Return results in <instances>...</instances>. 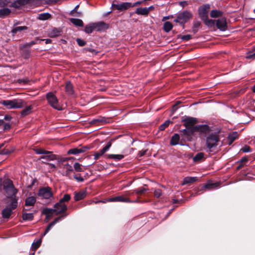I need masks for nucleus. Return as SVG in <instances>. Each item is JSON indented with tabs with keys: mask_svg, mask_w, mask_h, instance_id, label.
<instances>
[{
	"mask_svg": "<svg viewBox=\"0 0 255 255\" xmlns=\"http://www.w3.org/2000/svg\"><path fill=\"white\" fill-rule=\"evenodd\" d=\"M70 21L71 23L77 26H83V21L78 18H71L70 19Z\"/></svg>",
	"mask_w": 255,
	"mask_h": 255,
	"instance_id": "38",
	"label": "nucleus"
},
{
	"mask_svg": "<svg viewBox=\"0 0 255 255\" xmlns=\"http://www.w3.org/2000/svg\"><path fill=\"white\" fill-rule=\"evenodd\" d=\"M209 127L207 125H197L189 129H183L180 132L185 135H191L194 132H199L201 133L207 134L210 131Z\"/></svg>",
	"mask_w": 255,
	"mask_h": 255,
	"instance_id": "2",
	"label": "nucleus"
},
{
	"mask_svg": "<svg viewBox=\"0 0 255 255\" xmlns=\"http://www.w3.org/2000/svg\"><path fill=\"white\" fill-rule=\"evenodd\" d=\"M220 187V185L219 183H212L209 181L206 184H205L201 189V191H206V190H210L213 189H217Z\"/></svg>",
	"mask_w": 255,
	"mask_h": 255,
	"instance_id": "12",
	"label": "nucleus"
},
{
	"mask_svg": "<svg viewBox=\"0 0 255 255\" xmlns=\"http://www.w3.org/2000/svg\"><path fill=\"white\" fill-rule=\"evenodd\" d=\"M37 195L42 199H49L53 196L52 189L49 187H44L40 188L38 191Z\"/></svg>",
	"mask_w": 255,
	"mask_h": 255,
	"instance_id": "4",
	"label": "nucleus"
},
{
	"mask_svg": "<svg viewBox=\"0 0 255 255\" xmlns=\"http://www.w3.org/2000/svg\"><path fill=\"white\" fill-rule=\"evenodd\" d=\"M162 194V192H161V190L160 189H155L154 191V195L155 196V197L158 198L159 197H160V196Z\"/></svg>",
	"mask_w": 255,
	"mask_h": 255,
	"instance_id": "55",
	"label": "nucleus"
},
{
	"mask_svg": "<svg viewBox=\"0 0 255 255\" xmlns=\"http://www.w3.org/2000/svg\"><path fill=\"white\" fill-rule=\"evenodd\" d=\"M32 109L31 106L26 107L21 112V115L23 117L28 115L31 113Z\"/></svg>",
	"mask_w": 255,
	"mask_h": 255,
	"instance_id": "43",
	"label": "nucleus"
},
{
	"mask_svg": "<svg viewBox=\"0 0 255 255\" xmlns=\"http://www.w3.org/2000/svg\"><path fill=\"white\" fill-rule=\"evenodd\" d=\"M54 210H55V215H57L59 214L64 213L67 210V205L64 203L59 201L56 203L54 206Z\"/></svg>",
	"mask_w": 255,
	"mask_h": 255,
	"instance_id": "9",
	"label": "nucleus"
},
{
	"mask_svg": "<svg viewBox=\"0 0 255 255\" xmlns=\"http://www.w3.org/2000/svg\"><path fill=\"white\" fill-rule=\"evenodd\" d=\"M238 165L237 167V169L241 168L244 166H247L249 164V160L247 157H242L240 161L238 162Z\"/></svg>",
	"mask_w": 255,
	"mask_h": 255,
	"instance_id": "23",
	"label": "nucleus"
},
{
	"mask_svg": "<svg viewBox=\"0 0 255 255\" xmlns=\"http://www.w3.org/2000/svg\"><path fill=\"white\" fill-rule=\"evenodd\" d=\"M74 178L79 182H83L84 181L83 178L80 175H75L74 176Z\"/></svg>",
	"mask_w": 255,
	"mask_h": 255,
	"instance_id": "59",
	"label": "nucleus"
},
{
	"mask_svg": "<svg viewBox=\"0 0 255 255\" xmlns=\"http://www.w3.org/2000/svg\"><path fill=\"white\" fill-rule=\"evenodd\" d=\"M36 198L33 196H30L26 198L25 201V205L26 206H33L36 203Z\"/></svg>",
	"mask_w": 255,
	"mask_h": 255,
	"instance_id": "26",
	"label": "nucleus"
},
{
	"mask_svg": "<svg viewBox=\"0 0 255 255\" xmlns=\"http://www.w3.org/2000/svg\"><path fill=\"white\" fill-rule=\"evenodd\" d=\"M111 201H112L113 202H121L127 203L132 202V201L129 198H125L123 196H119L112 198Z\"/></svg>",
	"mask_w": 255,
	"mask_h": 255,
	"instance_id": "17",
	"label": "nucleus"
},
{
	"mask_svg": "<svg viewBox=\"0 0 255 255\" xmlns=\"http://www.w3.org/2000/svg\"><path fill=\"white\" fill-rule=\"evenodd\" d=\"M187 2L186 1H183L180 2V5L182 7H184L185 6L187 5Z\"/></svg>",
	"mask_w": 255,
	"mask_h": 255,
	"instance_id": "62",
	"label": "nucleus"
},
{
	"mask_svg": "<svg viewBox=\"0 0 255 255\" xmlns=\"http://www.w3.org/2000/svg\"><path fill=\"white\" fill-rule=\"evenodd\" d=\"M74 167L75 170L77 172H81L83 171L81 167V164L78 162H76L74 163Z\"/></svg>",
	"mask_w": 255,
	"mask_h": 255,
	"instance_id": "52",
	"label": "nucleus"
},
{
	"mask_svg": "<svg viewBox=\"0 0 255 255\" xmlns=\"http://www.w3.org/2000/svg\"><path fill=\"white\" fill-rule=\"evenodd\" d=\"M94 30H95L94 23H92L88 25H87L85 27L84 31L86 33H91Z\"/></svg>",
	"mask_w": 255,
	"mask_h": 255,
	"instance_id": "39",
	"label": "nucleus"
},
{
	"mask_svg": "<svg viewBox=\"0 0 255 255\" xmlns=\"http://www.w3.org/2000/svg\"><path fill=\"white\" fill-rule=\"evenodd\" d=\"M66 216V215L64 216V217ZM64 217V216L59 217L56 218H55L54 221H53L52 222H51L47 227L44 233L42 235V237L45 236L51 229V227L54 226L56 223L59 222L62 218Z\"/></svg>",
	"mask_w": 255,
	"mask_h": 255,
	"instance_id": "19",
	"label": "nucleus"
},
{
	"mask_svg": "<svg viewBox=\"0 0 255 255\" xmlns=\"http://www.w3.org/2000/svg\"><path fill=\"white\" fill-rule=\"evenodd\" d=\"M241 151H242L243 152H250L252 151V149L250 148V147L248 145H245L244 147H243L241 149Z\"/></svg>",
	"mask_w": 255,
	"mask_h": 255,
	"instance_id": "54",
	"label": "nucleus"
},
{
	"mask_svg": "<svg viewBox=\"0 0 255 255\" xmlns=\"http://www.w3.org/2000/svg\"><path fill=\"white\" fill-rule=\"evenodd\" d=\"M49 168L53 170H54L56 169V166L52 163H48Z\"/></svg>",
	"mask_w": 255,
	"mask_h": 255,
	"instance_id": "61",
	"label": "nucleus"
},
{
	"mask_svg": "<svg viewBox=\"0 0 255 255\" xmlns=\"http://www.w3.org/2000/svg\"><path fill=\"white\" fill-rule=\"evenodd\" d=\"M46 99L49 104L54 109L57 110H62V107L58 103L57 97L52 93H48L46 95Z\"/></svg>",
	"mask_w": 255,
	"mask_h": 255,
	"instance_id": "5",
	"label": "nucleus"
},
{
	"mask_svg": "<svg viewBox=\"0 0 255 255\" xmlns=\"http://www.w3.org/2000/svg\"><path fill=\"white\" fill-rule=\"evenodd\" d=\"M10 0H0V6L3 7L9 3Z\"/></svg>",
	"mask_w": 255,
	"mask_h": 255,
	"instance_id": "57",
	"label": "nucleus"
},
{
	"mask_svg": "<svg viewBox=\"0 0 255 255\" xmlns=\"http://www.w3.org/2000/svg\"><path fill=\"white\" fill-rule=\"evenodd\" d=\"M147 190V189L144 187H140L134 190V192L135 194L138 195H141L143 194Z\"/></svg>",
	"mask_w": 255,
	"mask_h": 255,
	"instance_id": "46",
	"label": "nucleus"
},
{
	"mask_svg": "<svg viewBox=\"0 0 255 255\" xmlns=\"http://www.w3.org/2000/svg\"><path fill=\"white\" fill-rule=\"evenodd\" d=\"M30 0H16L12 3L11 6L18 8L27 4Z\"/></svg>",
	"mask_w": 255,
	"mask_h": 255,
	"instance_id": "20",
	"label": "nucleus"
},
{
	"mask_svg": "<svg viewBox=\"0 0 255 255\" xmlns=\"http://www.w3.org/2000/svg\"><path fill=\"white\" fill-rule=\"evenodd\" d=\"M86 197V191H80L79 192H75L74 193V200L78 201L83 199Z\"/></svg>",
	"mask_w": 255,
	"mask_h": 255,
	"instance_id": "18",
	"label": "nucleus"
},
{
	"mask_svg": "<svg viewBox=\"0 0 255 255\" xmlns=\"http://www.w3.org/2000/svg\"><path fill=\"white\" fill-rule=\"evenodd\" d=\"M204 159V154L202 152L198 153L193 157V160L195 162H200Z\"/></svg>",
	"mask_w": 255,
	"mask_h": 255,
	"instance_id": "33",
	"label": "nucleus"
},
{
	"mask_svg": "<svg viewBox=\"0 0 255 255\" xmlns=\"http://www.w3.org/2000/svg\"><path fill=\"white\" fill-rule=\"evenodd\" d=\"M65 91L69 95H72L74 93L73 86L70 82H67L65 87Z\"/></svg>",
	"mask_w": 255,
	"mask_h": 255,
	"instance_id": "35",
	"label": "nucleus"
},
{
	"mask_svg": "<svg viewBox=\"0 0 255 255\" xmlns=\"http://www.w3.org/2000/svg\"><path fill=\"white\" fill-rule=\"evenodd\" d=\"M239 136V133L237 131H232L229 133L227 143L228 145H231Z\"/></svg>",
	"mask_w": 255,
	"mask_h": 255,
	"instance_id": "15",
	"label": "nucleus"
},
{
	"mask_svg": "<svg viewBox=\"0 0 255 255\" xmlns=\"http://www.w3.org/2000/svg\"><path fill=\"white\" fill-rule=\"evenodd\" d=\"M191 37H192V36L191 35L186 34V35H182L181 37V39L184 41H188V40H190L191 38Z\"/></svg>",
	"mask_w": 255,
	"mask_h": 255,
	"instance_id": "58",
	"label": "nucleus"
},
{
	"mask_svg": "<svg viewBox=\"0 0 255 255\" xmlns=\"http://www.w3.org/2000/svg\"><path fill=\"white\" fill-rule=\"evenodd\" d=\"M3 190L6 194V197L8 198L15 197L17 192V189L14 187L13 183L10 179H6L3 183Z\"/></svg>",
	"mask_w": 255,
	"mask_h": 255,
	"instance_id": "3",
	"label": "nucleus"
},
{
	"mask_svg": "<svg viewBox=\"0 0 255 255\" xmlns=\"http://www.w3.org/2000/svg\"><path fill=\"white\" fill-rule=\"evenodd\" d=\"M41 244V239L37 240L35 242H33L31 246V250L35 252L40 246ZM30 255H34V252L31 254Z\"/></svg>",
	"mask_w": 255,
	"mask_h": 255,
	"instance_id": "37",
	"label": "nucleus"
},
{
	"mask_svg": "<svg viewBox=\"0 0 255 255\" xmlns=\"http://www.w3.org/2000/svg\"><path fill=\"white\" fill-rule=\"evenodd\" d=\"M173 25L169 21H166L164 23L163 29L165 31L168 32L170 31L172 28Z\"/></svg>",
	"mask_w": 255,
	"mask_h": 255,
	"instance_id": "41",
	"label": "nucleus"
},
{
	"mask_svg": "<svg viewBox=\"0 0 255 255\" xmlns=\"http://www.w3.org/2000/svg\"><path fill=\"white\" fill-rule=\"evenodd\" d=\"M94 204V200L93 199H91V200H88L86 202V204L87 205H91V204Z\"/></svg>",
	"mask_w": 255,
	"mask_h": 255,
	"instance_id": "64",
	"label": "nucleus"
},
{
	"mask_svg": "<svg viewBox=\"0 0 255 255\" xmlns=\"http://www.w3.org/2000/svg\"><path fill=\"white\" fill-rule=\"evenodd\" d=\"M245 58L247 59H251V60H255V52H253L252 51H248L246 53V55L245 56Z\"/></svg>",
	"mask_w": 255,
	"mask_h": 255,
	"instance_id": "47",
	"label": "nucleus"
},
{
	"mask_svg": "<svg viewBox=\"0 0 255 255\" xmlns=\"http://www.w3.org/2000/svg\"><path fill=\"white\" fill-rule=\"evenodd\" d=\"M61 30L60 29L54 28L49 32L48 36L50 37H57L61 34Z\"/></svg>",
	"mask_w": 255,
	"mask_h": 255,
	"instance_id": "24",
	"label": "nucleus"
},
{
	"mask_svg": "<svg viewBox=\"0 0 255 255\" xmlns=\"http://www.w3.org/2000/svg\"><path fill=\"white\" fill-rule=\"evenodd\" d=\"M111 199H112V198H109L107 199H105V200H100V203H106L107 202H113L112 201H111Z\"/></svg>",
	"mask_w": 255,
	"mask_h": 255,
	"instance_id": "60",
	"label": "nucleus"
},
{
	"mask_svg": "<svg viewBox=\"0 0 255 255\" xmlns=\"http://www.w3.org/2000/svg\"><path fill=\"white\" fill-rule=\"evenodd\" d=\"M11 200L10 203L8 204L7 207L10 208L11 210L15 209L17 206V199L15 197L10 198Z\"/></svg>",
	"mask_w": 255,
	"mask_h": 255,
	"instance_id": "29",
	"label": "nucleus"
},
{
	"mask_svg": "<svg viewBox=\"0 0 255 255\" xmlns=\"http://www.w3.org/2000/svg\"><path fill=\"white\" fill-rule=\"evenodd\" d=\"M106 157L108 159H113L115 161H119L122 160L124 157L123 154H109L106 155Z\"/></svg>",
	"mask_w": 255,
	"mask_h": 255,
	"instance_id": "25",
	"label": "nucleus"
},
{
	"mask_svg": "<svg viewBox=\"0 0 255 255\" xmlns=\"http://www.w3.org/2000/svg\"><path fill=\"white\" fill-rule=\"evenodd\" d=\"M150 8V7H143V8H142V7L137 8L135 12L137 14H139V15H147L149 11Z\"/></svg>",
	"mask_w": 255,
	"mask_h": 255,
	"instance_id": "27",
	"label": "nucleus"
},
{
	"mask_svg": "<svg viewBox=\"0 0 255 255\" xmlns=\"http://www.w3.org/2000/svg\"><path fill=\"white\" fill-rule=\"evenodd\" d=\"M1 104L7 109H20L25 105V102L20 99L3 100L1 101Z\"/></svg>",
	"mask_w": 255,
	"mask_h": 255,
	"instance_id": "1",
	"label": "nucleus"
},
{
	"mask_svg": "<svg viewBox=\"0 0 255 255\" xmlns=\"http://www.w3.org/2000/svg\"><path fill=\"white\" fill-rule=\"evenodd\" d=\"M134 193V191L133 192L127 191L125 193V195H127V196H130V195H133Z\"/></svg>",
	"mask_w": 255,
	"mask_h": 255,
	"instance_id": "63",
	"label": "nucleus"
},
{
	"mask_svg": "<svg viewBox=\"0 0 255 255\" xmlns=\"http://www.w3.org/2000/svg\"><path fill=\"white\" fill-rule=\"evenodd\" d=\"M71 199V196L69 194H65L63 198H62L59 201L61 203H65V202H68Z\"/></svg>",
	"mask_w": 255,
	"mask_h": 255,
	"instance_id": "48",
	"label": "nucleus"
},
{
	"mask_svg": "<svg viewBox=\"0 0 255 255\" xmlns=\"http://www.w3.org/2000/svg\"><path fill=\"white\" fill-rule=\"evenodd\" d=\"M197 179L196 177H186L183 179L182 185H184L188 183H193L196 181Z\"/></svg>",
	"mask_w": 255,
	"mask_h": 255,
	"instance_id": "31",
	"label": "nucleus"
},
{
	"mask_svg": "<svg viewBox=\"0 0 255 255\" xmlns=\"http://www.w3.org/2000/svg\"><path fill=\"white\" fill-rule=\"evenodd\" d=\"M106 123V119L104 117H99L98 118L93 119L92 120L90 124L91 125H96L99 123Z\"/></svg>",
	"mask_w": 255,
	"mask_h": 255,
	"instance_id": "36",
	"label": "nucleus"
},
{
	"mask_svg": "<svg viewBox=\"0 0 255 255\" xmlns=\"http://www.w3.org/2000/svg\"><path fill=\"white\" fill-rule=\"evenodd\" d=\"M47 153L44 154L42 155L39 159H43L45 161H42L43 162L46 163V161H52L56 159V156L52 154L51 151H48Z\"/></svg>",
	"mask_w": 255,
	"mask_h": 255,
	"instance_id": "13",
	"label": "nucleus"
},
{
	"mask_svg": "<svg viewBox=\"0 0 255 255\" xmlns=\"http://www.w3.org/2000/svg\"><path fill=\"white\" fill-rule=\"evenodd\" d=\"M34 151L36 154L43 155L44 154L47 153V152L48 151L45 150L43 148H37V149H34Z\"/></svg>",
	"mask_w": 255,
	"mask_h": 255,
	"instance_id": "53",
	"label": "nucleus"
},
{
	"mask_svg": "<svg viewBox=\"0 0 255 255\" xmlns=\"http://www.w3.org/2000/svg\"><path fill=\"white\" fill-rule=\"evenodd\" d=\"M117 9L119 10H126L131 6V4L129 2H123L120 4L113 5Z\"/></svg>",
	"mask_w": 255,
	"mask_h": 255,
	"instance_id": "21",
	"label": "nucleus"
},
{
	"mask_svg": "<svg viewBox=\"0 0 255 255\" xmlns=\"http://www.w3.org/2000/svg\"><path fill=\"white\" fill-rule=\"evenodd\" d=\"M171 123V122L170 121H165L163 124L161 125L159 128L160 130H163L165 129L166 128L169 126V124Z\"/></svg>",
	"mask_w": 255,
	"mask_h": 255,
	"instance_id": "50",
	"label": "nucleus"
},
{
	"mask_svg": "<svg viewBox=\"0 0 255 255\" xmlns=\"http://www.w3.org/2000/svg\"><path fill=\"white\" fill-rule=\"evenodd\" d=\"M63 169L64 170V174L66 176L69 175L73 171V167L68 163L64 165Z\"/></svg>",
	"mask_w": 255,
	"mask_h": 255,
	"instance_id": "34",
	"label": "nucleus"
},
{
	"mask_svg": "<svg viewBox=\"0 0 255 255\" xmlns=\"http://www.w3.org/2000/svg\"><path fill=\"white\" fill-rule=\"evenodd\" d=\"M51 17V14L49 13H42L39 14L38 18L40 20H45L48 19Z\"/></svg>",
	"mask_w": 255,
	"mask_h": 255,
	"instance_id": "42",
	"label": "nucleus"
},
{
	"mask_svg": "<svg viewBox=\"0 0 255 255\" xmlns=\"http://www.w3.org/2000/svg\"><path fill=\"white\" fill-rule=\"evenodd\" d=\"M222 12L217 10H212L210 12V16L212 17H218L222 15Z\"/></svg>",
	"mask_w": 255,
	"mask_h": 255,
	"instance_id": "44",
	"label": "nucleus"
},
{
	"mask_svg": "<svg viewBox=\"0 0 255 255\" xmlns=\"http://www.w3.org/2000/svg\"><path fill=\"white\" fill-rule=\"evenodd\" d=\"M95 30L101 31L104 30L108 28V25L104 22H99L94 23Z\"/></svg>",
	"mask_w": 255,
	"mask_h": 255,
	"instance_id": "16",
	"label": "nucleus"
},
{
	"mask_svg": "<svg viewBox=\"0 0 255 255\" xmlns=\"http://www.w3.org/2000/svg\"><path fill=\"white\" fill-rule=\"evenodd\" d=\"M42 213L46 216V219L48 220L53 216L54 213L55 214V210H54V209L45 208L43 210Z\"/></svg>",
	"mask_w": 255,
	"mask_h": 255,
	"instance_id": "22",
	"label": "nucleus"
},
{
	"mask_svg": "<svg viewBox=\"0 0 255 255\" xmlns=\"http://www.w3.org/2000/svg\"><path fill=\"white\" fill-rule=\"evenodd\" d=\"M76 41H77L78 44L80 46H83L85 45L86 44V41H85L84 40H83L80 38H77L76 39Z\"/></svg>",
	"mask_w": 255,
	"mask_h": 255,
	"instance_id": "56",
	"label": "nucleus"
},
{
	"mask_svg": "<svg viewBox=\"0 0 255 255\" xmlns=\"http://www.w3.org/2000/svg\"><path fill=\"white\" fill-rule=\"evenodd\" d=\"M219 141L218 135L216 134H210L206 139V143L207 147L209 149H211L217 145L218 142Z\"/></svg>",
	"mask_w": 255,
	"mask_h": 255,
	"instance_id": "7",
	"label": "nucleus"
},
{
	"mask_svg": "<svg viewBox=\"0 0 255 255\" xmlns=\"http://www.w3.org/2000/svg\"><path fill=\"white\" fill-rule=\"evenodd\" d=\"M216 26L218 28L221 30H223V19H219L216 21Z\"/></svg>",
	"mask_w": 255,
	"mask_h": 255,
	"instance_id": "49",
	"label": "nucleus"
},
{
	"mask_svg": "<svg viewBox=\"0 0 255 255\" xmlns=\"http://www.w3.org/2000/svg\"><path fill=\"white\" fill-rule=\"evenodd\" d=\"M11 10L8 8H3L0 9V17H3L10 14Z\"/></svg>",
	"mask_w": 255,
	"mask_h": 255,
	"instance_id": "40",
	"label": "nucleus"
},
{
	"mask_svg": "<svg viewBox=\"0 0 255 255\" xmlns=\"http://www.w3.org/2000/svg\"><path fill=\"white\" fill-rule=\"evenodd\" d=\"M89 149V147L86 146L81 148H74L69 149L67 153L68 154L77 155L81 153L85 152Z\"/></svg>",
	"mask_w": 255,
	"mask_h": 255,
	"instance_id": "14",
	"label": "nucleus"
},
{
	"mask_svg": "<svg viewBox=\"0 0 255 255\" xmlns=\"http://www.w3.org/2000/svg\"><path fill=\"white\" fill-rule=\"evenodd\" d=\"M180 139V136L177 133H175L172 137L170 140V144L171 145H176L179 143Z\"/></svg>",
	"mask_w": 255,
	"mask_h": 255,
	"instance_id": "30",
	"label": "nucleus"
},
{
	"mask_svg": "<svg viewBox=\"0 0 255 255\" xmlns=\"http://www.w3.org/2000/svg\"><path fill=\"white\" fill-rule=\"evenodd\" d=\"M22 219L23 220H32L33 219V215L32 213H23L22 214Z\"/></svg>",
	"mask_w": 255,
	"mask_h": 255,
	"instance_id": "45",
	"label": "nucleus"
},
{
	"mask_svg": "<svg viewBox=\"0 0 255 255\" xmlns=\"http://www.w3.org/2000/svg\"><path fill=\"white\" fill-rule=\"evenodd\" d=\"M210 8V5L209 4H205L199 8V14L202 19L208 17V13Z\"/></svg>",
	"mask_w": 255,
	"mask_h": 255,
	"instance_id": "10",
	"label": "nucleus"
},
{
	"mask_svg": "<svg viewBox=\"0 0 255 255\" xmlns=\"http://www.w3.org/2000/svg\"><path fill=\"white\" fill-rule=\"evenodd\" d=\"M12 213V210L9 207H6L2 211V216L4 219H8Z\"/></svg>",
	"mask_w": 255,
	"mask_h": 255,
	"instance_id": "28",
	"label": "nucleus"
},
{
	"mask_svg": "<svg viewBox=\"0 0 255 255\" xmlns=\"http://www.w3.org/2000/svg\"><path fill=\"white\" fill-rule=\"evenodd\" d=\"M27 29V27L25 26H17L13 28L11 30V33L13 35H14L17 32H20L22 31L26 30Z\"/></svg>",
	"mask_w": 255,
	"mask_h": 255,
	"instance_id": "32",
	"label": "nucleus"
},
{
	"mask_svg": "<svg viewBox=\"0 0 255 255\" xmlns=\"http://www.w3.org/2000/svg\"><path fill=\"white\" fill-rule=\"evenodd\" d=\"M111 145V142H108L105 147H104L102 149H100L94 154V159L95 160H97L98 159H99L101 156H102L106 152H107L110 149Z\"/></svg>",
	"mask_w": 255,
	"mask_h": 255,
	"instance_id": "11",
	"label": "nucleus"
},
{
	"mask_svg": "<svg viewBox=\"0 0 255 255\" xmlns=\"http://www.w3.org/2000/svg\"><path fill=\"white\" fill-rule=\"evenodd\" d=\"M192 17V14L188 11H184L179 13L174 21L181 24H184L187 22Z\"/></svg>",
	"mask_w": 255,
	"mask_h": 255,
	"instance_id": "6",
	"label": "nucleus"
},
{
	"mask_svg": "<svg viewBox=\"0 0 255 255\" xmlns=\"http://www.w3.org/2000/svg\"><path fill=\"white\" fill-rule=\"evenodd\" d=\"M182 121L184 122L183 125L186 128L185 129L192 128L197 122L196 119L192 117L185 118Z\"/></svg>",
	"mask_w": 255,
	"mask_h": 255,
	"instance_id": "8",
	"label": "nucleus"
},
{
	"mask_svg": "<svg viewBox=\"0 0 255 255\" xmlns=\"http://www.w3.org/2000/svg\"><path fill=\"white\" fill-rule=\"evenodd\" d=\"M202 19L204 21L205 24L209 26H211L214 25L215 22V20H213L212 19H208V17H207L206 18Z\"/></svg>",
	"mask_w": 255,
	"mask_h": 255,
	"instance_id": "51",
	"label": "nucleus"
}]
</instances>
